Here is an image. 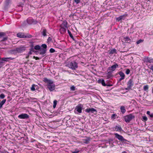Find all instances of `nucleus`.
<instances>
[{
    "instance_id": "nucleus-12",
    "label": "nucleus",
    "mask_w": 153,
    "mask_h": 153,
    "mask_svg": "<svg viewBox=\"0 0 153 153\" xmlns=\"http://www.w3.org/2000/svg\"><path fill=\"white\" fill-rule=\"evenodd\" d=\"M82 107L81 104H79L76 107V109L77 112L80 113L82 112Z\"/></svg>"
},
{
    "instance_id": "nucleus-55",
    "label": "nucleus",
    "mask_w": 153,
    "mask_h": 153,
    "mask_svg": "<svg viewBox=\"0 0 153 153\" xmlns=\"http://www.w3.org/2000/svg\"><path fill=\"white\" fill-rule=\"evenodd\" d=\"M106 86H112V85L110 84H106Z\"/></svg>"
},
{
    "instance_id": "nucleus-16",
    "label": "nucleus",
    "mask_w": 153,
    "mask_h": 153,
    "mask_svg": "<svg viewBox=\"0 0 153 153\" xmlns=\"http://www.w3.org/2000/svg\"><path fill=\"white\" fill-rule=\"evenodd\" d=\"M17 37L20 38H25L26 36L24 35V34L22 33H19L17 34Z\"/></svg>"
},
{
    "instance_id": "nucleus-39",
    "label": "nucleus",
    "mask_w": 153,
    "mask_h": 153,
    "mask_svg": "<svg viewBox=\"0 0 153 153\" xmlns=\"http://www.w3.org/2000/svg\"><path fill=\"white\" fill-rule=\"evenodd\" d=\"M142 119H143L142 120L143 121H146L148 120V118L146 116H143Z\"/></svg>"
},
{
    "instance_id": "nucleus-13",
    "label": "nucleus",
    "mask_w": 153,
    "mask_h": 153,
    "mask_svg": "<svg viewBox=\"0 0 153 153\" xmlns=\"http://www.w3.org/2000/svg\"><path fill=\"white\" fill-rule=\"evenodd\" d=\"M91 138L89 137H85V138L82 139L83 142L85 144H88L91 140Z\"/></svg>"
},
{
    "instance_id": "nucleus-23",
    "label": "nucleus",
    "mask_w": 153,
    "mask_h": 153,
    "mask_svg": "<svg viewBox=\"0 0 153 153\" xmlns=\"http://www.w3.org/2000/svg\"><path fill=\"white\" fill-rule=\"evenodd\" d=\"M120 109L121 112L123 113H124L126 111V110L124 106H122L120 107Z\"/></svg>"
},
{
    "instance_id": "nucleus-27",
    "label": "nucleus",
    "mask_w": 153,
    "mask_h": 153,
    "mask_svg": "<svg viewBox=\"0 0 153 153\" xmlns=\"http://www.w3.org/2000/svg\"><path fill=\"white\" fill-rule=\"evenodd\" d=\"M10 52L12 54H15L18 53L17 51V48L10 50Z\"/></svg>"
},
{
    "instance_id": "nucleus-26",
    "label": "nucleus",
    "mask_w": 153,
    "mask_h": 153,
    "mask_svg": "<svg viewBox=\"0 0 153 153\" xmlns=\"http://www.w3.org/2000/svg\"><path fill=\"white\" fill-rule=\"evenodd\" d=\"M119 74L120 76L122 78H125V75L124 74L122 71H120L119 72Z\"/></svg>"
},
{
    "instance_id": "nucleus-44",
    "label": "nucleus",
    "mask_w": 153,
    "mask_h": 153,
    "mask_svg": "<svg viewBox=\"0 0 153 153\" xmlns=\"http://www.w3.org/2000/svg\"><path fill=\"white\" fill-rule=\"evenodd\" d=\"M50 52L51 53H53L55 52V50L53 48H51L50 50Z\"/></svg>"
},
{
    "instance_id": "nucleus-59",
    "label": "nucleus",
    "mask_w": 153,
    "mask_h": 153,
    "mask_svg": "<svg viewBox=\"0 0 153 153\" xmlns=\"http://www.w3.org/2000/svg\"><path fill=\"white\" fill-rule=\"evenodd\" d=\"M122 153H127V152L126 151H123L122 152Z\"/></svg>"
},
{
    "instance_id": "nucleus-14",
    "label": "nucleus",
    "mask_w": 153,
    "mask_h": 153,
    "mask_svg": "<svg viewBox=\"0 0 153 153\" xmlns=\"http://www.w3.org/2000/svg\"><path fill=\"white\" fill-rule=\"evenodd\" d=\"M85 111L87 113L91 112L93 113L94 112H97L96 110L93 108H87L85 109Z\"/></svg>"
},
{
    "instance_id": "nucleus-21",
    "label": "nucleus",
    "mask_w": 153,
    "mask_h": 153,
    "mask_svg": "<svg viewBox=\"0 0 153 153\" xmlns=\"http://www.w3.org/2000/svg\"><path fill=\"white\" fill-rule=\"evenodd\" d=\"M13 59L11 57H7V58H1L2 61H4L5 62L9 61L10 60H12Z\"/></svg>"
},
{
    "instance_id": "nucleus-53",
    "label": "nucleus",
    "mask_w": 153,
    "mask_h": 153,
    "mask_svg": "<svg viewBox=\"0 0 153 153\" xmlns=\"http://www.w3.org/2000/svg\"><path fill=\"white\" fill-rule=\"evenodd\" d=\"M124 79V78H122V77H121V78H120L119 79V81H121L122 80H123V79Z\"/></svg>"
},
{
    "instance_id": "nucleus-3",
    "label": "nucleus",
    "mask_w": 153,
    "mask_h": 153,
    "mask_svg": "<svg viewBox=\"0 0 153 153\" xmlns=\"http://www.w3.org/2000/svg\"><path fill=\"white\" fill-rule=\"evenodd\" d=\"M48 83H47V87L50 91H52L55 89V85L53 81H52Z\"/></svg>"
},
{
    "instance_id": "nucleus-50",
    "label": "nucleus",
    "mask_w": 153,
    "mask_h": 153,
    "mask_svg": "<svg viewBox=\"0 0 153 153\" xmlns=\"http://www.w3.org/2000/svg\"><path fill=\"white\" fill-rule=\"evenodd\" d=\"M33 58L35 59L36 60H37L39 59V58L37 57H36L35 56H33Z\"/></svg>"
},
{
    "instance_id": "nucleus-1",
    "label": "nucleus",
    "mask_w": 153,
    "mask_h": 153,
    "mask_svg": "<svg viewBox=\"0 0 153 153\" xmlns=\"http://www.w3.org/2000/svg\"><path fill=\"white\" fill-rule=\"evenodd\" d=\"M66 66L72 70H75L78 67V64L75 61H70L66 65Z\"/></svg>"
},
{
    "instance_id": "nucleus-46",
    "label": "nucleus",
    "mask_w": 153,
    "mask_h": 153,
    "mask_svg": "<svg viewBox=\"0 0 153 153\" xmlns=\"http://www.w3.org/2000/svg\"><path fill=\"white\" fill-rule=\"evenodd\" d=\"M149 68L153 72V65H149Z\"/></svg>"
},
{
    "instance_id": "nucleus-60",
    "label": "nucleus",
    "mask_w": 153,
    "mask_h": 153,
    "mask_svg": "<svg viewBox=\"0 0 153 153\" xmlns=\"http://www.w3.org/2000/svg\"><path fill=\"white\" fill-rule=\"evenodd\" d=\"M2 43H3V45H6V43L5 42H3Z\"/></svg>"
},
{
    "instance_id": "nucleus-48",
    "label": "nucleus",
    "mask_w": 153,
    "mask_h": 153,
    "mask_svg": "<svg viewBox=\"0 0 153 153\" xmlns=\"http://www.w3.org/2000/svg\"><path fill=\"white\" fill-rule=\"evenodd\" d=\"M30 51H32V52H36V51H35L33 48H31L30 50Z\"/></svg>"
},
{
    "instance_id": "nucleus-31",
    "label": "nucleus",
    "mask_w": 153,
    "mask_h": 153,
    "mask_svg": "<svg viewBox=\"0 0 153 153\" xmlns=\"http://www.w3.org/2000/svg\"><path fill=\"white\" fill-rule=\"evenodd\" d=\"M40 46L39 45H36L34 46V49L36 50H39L40 49Z\"/></svg>"
},
{
    "instance_id": "nucleus-32",
    "label": "nucleus",
    "mask_w": 153,
    "mask_h": 153,
    "mask_svg": "<svg viewBox=\"0 0 153 153\" xmlns=\"http://www.w3.org/2000/svg\"><path fill=\"white\" fill-rule=\"evenodd\" d=\"M44 81L45 82H48V83L50 81H52V80H51L48 79L47 78H44Z\"/></svg>"
},
{
    "instance_id": "nucleus-35",
    "label": "nucleus",
    "mask_w": 153,
    "mask_h": 153,
    "mask_svg": "<svg viewBox=\"0 0 153 153\" xmlns=\"http://www.w3.org/2000/svg\"><path fill=\"white\" fill-rule=\"evenodd\" d=\"M57 101L56 100H55L53 101V107L54 108H55L56 106V105L57 104Z\"/></svg>"
},
{
    "instance_id": "nucleus-19",
    "label": "nucleus",
    "mask_w": 153,
    "mask_h": 153,
    "mask_svg": "<svg viewBox=\"0 0 153 153\" xmlns=\"http://www.w3.org/2000/svg\"><path fill=\"white\" fill-rule=\"evenodd\" d=\"M98 82L99 83H101L102 85L103 86H106V84L105 82V81L103 79H100L98 80Z\"/></svg>"
},
{
    "instance_id": "nucleus-49",
    "label": "nucleus",
    "mask_w": 153,
    "mask_h": 153,
    "mask_svg": "<svg viewBox=\"0 0 153 153\" xmlns=\"http://www.w3.org/2000/svg\"><path fill=\"white\" fill-rule=\"evenodd\" d=\"M131 88L129 87L128 86H127V87L126 88H125V89L126 90H129L130 89H131Z\"/></svg>"
},
{
    "instance_id": "nucleus-36",
    "label": "nucleus",
    "mask_w": 153,
    "mask_h": 153,
    "mask_svg": "<svg viewBox=\"0 0 153 153\" xmlns=\"http://www.w3.org/2000/svg\"><path fill=\"white\" fill-rule=\"evenodd\" d=\"M70 90L71 91H74L76 89L74 85H72L70 87Z\"/></svg>"
},
{
    "instance_id": "nucleus-17",
    "label": "nucleus",
    "mask_w": 153,
    "mask_h": 153,
    "mask_svg": "<svg viewBox=\"0 0 153 153\" xmlns=\"http://www.w3.org/2000/svg\"><path fill=\"white\" fill-rule=\"evenodd\" d=\"M60 28L59 29V31L61 34L64 33L66 31V29L65 28L62 27H60Z\"/></svg>"
},
{
    "instance_id": "nucleus-25",
    "label": "nucleus",
    "mask_w": 153,
    "mask_h": 153,
    "mask_svg": "<svg viewBox=\"0 0 153 153\" xmlns=\"http://www.w3.org/2000/svg\"><path fill=\"white\" fill-rule=\"evenodd\" d=\"M117 50L116 49H114L111 50L110 51L109 53L110 54H113L114 53H117L116 52Z\"/></svg>"
},
{
    "instance_id": "nucleus-30",
    "label": "nucleus",
    "mask_w": 153,
    "mask_h": 153,
    "mask_svg": "<svg viewBox=\"0 0 153 153\" xmlns=\"http://www.w3.org/2000/svg\"><path fill=\"white\" fill-rule=\"evenodd\" d=\"M124 39L125 40V41H129L130 42H131V39L128 36H126L124 37Z\"/></svg>"
},
{
    "instance_id": "nucleus-40",
    "label": "nucleus",
    "mask_w": 153,
    "mask_h": 153,
    "mask_svg": "<svg viewBox=\"0 0 153 153\" xmlns=\"http://www.w3.org/2000/svg\"><path fill=\"white\" fill-rule=\"evenodd\" d=\"M41 47L43 48V49H46L47 46L45 44H43L42 45Z\"/></svg>"
},
{
    "instance_id": "nucleus-5",
    "label": "nucleus",
    "mask_w": 153,
    "mask_h": 153,
    "mask_svg": "<svg viewBox=\"0 0 153 153\" xmlns=\"http://www.w3.org/2000/svg\"><path fill=\"white\" fill-rule=\"evenodd\" d=\"M18 117L21 119H27L29 117V115L26 114H22L18 116Z\"/></svg>"
},
{
    "instance_id": "nucleus-4",
    "label": "nucleus",
    "mask_w": 153,
    "mask_h": 153,
    "mask_svg": "<svg viewBox=\"0 0 153 153\" xmlns=\"http://www.w3.org/2000/svg\"><path fill=\"white\" fill-rule=\"evenodd\" d=\"M115 137L117 138L119 140L121 141L122 143H126V141H128L125 139L121 135L118 134L117 133H115L114 134Z\"/></svg>"
},
{
    "instance_id": "nucleus-22",
    "label": "nucleus",
    "mask_w": 153,
    "mask_h": 153,
    "mask_svg": "<svg viewBox=\"0 0 153 153\" xmlns=\"http://www.w3.org/2000/svg\"><path fill=\"white\" fill-rule=\"evenodd\" d=\"M115 128L117 131H121L122 130V128L120 126H115Z\"/></svg>"
},
{
    "instance_id": "nucleus-58",
    "label": "nucleus",
    "mask_w": 153,
    "mask_h": 153,
    "mask_svg": "<svg viewBox=\"0 0 153 153\" xmlns=\"http://www.w3.org/2000/svg\"><path fill=\"white\" fill-rule=\"evenodd\" d=\"M29 55H28L26 57V59H28V58H29Z\"/></svg>"
},
{
    "instance_id": "nucleus-2",
    "label": "nucleus",
    "mask_w": 153,
    "mask_h": 153,
    "mask_svg": "<svg viewBox=\"0 0 153 153\" xmlns=\"http://www.w3.org/2000/svg\"><path fill=\"white\" fill-rule=\"evenodd\" d=\"M135 118V116L132 114H130L124 117L125 121L126 123L129 122L132 119Z\"/></svg>"
},
{
    "instance_id": "nucleus-38",
    "label": "nucleus",
    "mask_w": 153,
    "mask_h": 153,
    "mask_svg": "<svg viewBox=\"0 0 153 153\" xmlns=\"http://www.w3.org/2000/svg\"><path fill=\"white\" fill-rule=\"evenodd\" d=\"M112 75L111 74L110 72H108V75L107 76V78L108 79L110 78L112 76Z\"/></svg>"
},
{
    "instance_id": "nucleus-20",
    "label": "nucleus",
    "mask_w": 153,
    "mask_h": 153,
    "mask_svg": "<svg viewBox=\"0 0 153 153\" xmlns=\"http://www.w3.org/2000/svg\"><path fill=\"white\" fill-rule=\"evenodd\" d=\"M42 30L41 33L42 34V35L45 36L47 35V31L45 29H42Z\"/></svg>"
},
{
    "instance_id": "nucleus-62",
    "label": "nucleus",
    "mask_w": 153,
    "mask_h": 153,
    "mask_svg": "<svg viewBox=\"0 0 153 153\" xmlns=\"http://www.w3.org/2000/svg\"><path fill=\"white\" fill-rule=\"evenodd\" d=\"M111 143L110 142H109V143L110 144H111Z\"/></svg>"
},
{
    "instance_id": "nucleus-15",
    "label": "nucleus",
    "mask_w": 153,
    "mask_h": 153,
    "mask_svg": "<svg viewBox=\"0 0 153 153\" xmlns=\"http://www.w3.org/2000/svg\"><path fill=\"white\" fill-rule=\"evenodd\" d=\"M60 27H64L68 28V23L65 20L63 21L62 23L60 25Z\"/></svg>"
},
{
    "instance_id": "nucleus-54",
    "label": "nucleus",
    "mask_w": 153,
    "mask_h": 153,
    "mask_svg": "<svg viewBox=\"0 0 153 153\" xmlns=\"http://www.w3.org/2000/svg\"><path fill=\"white\" fill-rule=\"evenodd\" d=\"M147 114L149 115H150V112L149 111H148L147 112Z\"/></svg>"
},
{
    "instance_id": "nucleus-37",
    "label": "nucleus",
    "mask_w": 153,
    "mask_h": 153,
    "mask_svg": "<svg viewBox=\"0 0 153 153\" xmlns=\"http://www.w3.org/2000/svg\"><path fill=\"white\" fill-rule=\"evenodd\" d=\"M143 40L140 39L139 40H138L136 42V44L138 45L140 43L143 42Z\"/></svg>"
},
{
    "instance_id": "nucleus-61",
    "label": "nucleus",
    "mask_w": 153,
    "mask_h": 153,
    "mask_svg": "<svg viewBox=\"0 0 153 153\" xmlns=\"http://www.w3.org/2000/svg\"><path fill=\"white\" fill-rule=\"evenodd\" d=\"M3 63V62H0V64H2V63ZM1 68V67H0V68Z\"/></svg>"
},
{
    "instance_id": "nucleus-6",
    "label": "nucleus",
    "mask_w": 153,
    "mask_h": 153,
    "mask_svg": "<svg viewBox=\"0 0 153 153\" xmlns=\"http://www.w3.org/2000/svg\"><path fill=\"white\" fill-rule=\"evenodd\" d=\"M27 22L29 24H36L37 23V21L36 20H34V19L31 18H29L27 19Z\"/></svg>"
},
{
    "instance_id": "nucleus-8",
    "label": "nucleus",
    "mask_w": 153,
    "mask_h": 153,
    "mask_svg": "<svg viewBox=\"0 0 153 153\" xmlns=\"http://www.w3.org/2000/svg\"><path fill=\"white\" fill-rule=\"evenodd\" d=\"M16 48L18 53H22L25 51V47L22 46H21Z\"/></svg>"
},
{
    "instance_id": "nucleus-64",
    "label": "nucleus",
    "mask_w": 153,
    "mask_h": 153,
    "mask_svg": "<svg viewBox=\"0 0 153 153\" xmlns=\"http://www.w3.org/2000/svg\"><path fill=\"white\" fill-rule=\"evenodd\" d=\"M1 153H3V152H1Z\"/></svg>"
},
{
    "instance_id": "nucleus-43",
    "label": "nucleus",
    "mask_w": 153,
    "mask_h": 153,
    "mask_svg": "<svg viewBox=\"0 0 153 153\" xmlns=\"http://www.w3.org/2000/svg\"><path fill=\"white\" fill-rule=\"evenodd\" d=\"M5 97V96L4 94H2L0 95V98L1 99H4Z\"/></svg>"
},
{
    "instance_id": "nucleus-51",
    "label": "nucleus",
    "mask_w": 153,
    "mask_h": 153,
    "mask_svg": "<svg viewBox=\"0 0 153 153\" xmlns=\"http://www.w3.org/2000/svg\"><path fill=\"white\" fill-rule=\"evenodd\" d=\"M32 53L33 52H32V51L30 50L29 52H28V55H30L32 54Z\"/></svg>"
},
{
    "instance_id": "nucleus-28",
    "label": "nucleus",
    "mask_w": 153,
    "mask_h": 153,
    "mask_svg": "<svg viewBox=\"0 0 153 153\" xmlns=\"http://www.w3.org/2000/svg\"><path fill=\"white\" fill-rule=\"evenodd\" d=\"M38 86L37 85H35V84L32 85L31 87V90L33 91H34L35 90V88H36V87H37Z\"/></svg>"
},
{
    "instance_id": "nucleus-47",
    "label": "nucleus",
    "mask_w": 153,
    "mask_h": 153,
    "mask_svg": "<svg viewBox=\"0 0 153 153\" xmlns=\"http://www.w3.org/2000/svg\"><path fill=\"white\" fill-rule=\"evenodd\" d=\"M80 0H74V1L76 4H78L80 2Z\"/></svg>"
},
{
    "instance_id": "nucleus-63",
    "label": "nucleus",
    "mask_w": 153,
    "mask_h": 153,
    "mask_svg": "<svg viewBox=\"0 0 153 153\" xmlns=\"http://www.w3.org/2000/svg\"><path fill=\"white\" fill-rule=\"evenodd\" d=\"M23 0V1H24V2L25 1V0Z\"/></svg>"
},
{
    "instance_id": "nucleus-24",
    "label": "nucleus",
    "mask_w": 153,
    "mask_h": 153,
    "mask_svg": "<svg viewBox=\"0 0 153 153\" xmlns=\"http://www.w3.org/2000/svg\"><path fill=\"white\" fill-rule=\"evenodd\" d=\"M6 100V99H4L0 102V109L2 107L3 105L5 103Z\"/></svg>"
},
{
    "instance_id": "nucleus-41",
    "label": "nucleus",
    "mask_w": 153,
    "mask_h": 153,
    "mask_svg": "<svg viewBox=\"0 0 153 153\" xmlns=\"http://www.w3.org/2000/svg\"><path fill=\"white\" fill-rule=\"evenodd\" d=\"M5 35V33L4 32H0V38L1 37L4 36Z\"/></svg>"
},
{
    "instance_id": "nucleus-57",
    "label": "nucleus",
    "mask_w": 153,
    "mask_h": 153,
    "mask_svg": "<svg viewBox=\"0 0 153 153\" xmlns=\"http://www.w3.org/2000/svg\"><path fill=\"white\" fill-rule=\"evenodd\" d=\"M114 146V145L113 143H112L111 144V147H113Z\"/></svg>"
},
{
    "instance_id": "nucleus-10",
    "label": "nucleus",
    "mask_w": 153,
    "mask_h": 153,
    "mask_svg": "<svg viewBox=\"0 0 153 153\" xmlns=\"http://www.w3.org/2000/svg\"><path fill=\"white\" fill-rule=\"evenodd\" d=\"M127 16V14H124L121 15L118 17L116 18V20L118 22H119L122 20H124L126 19V17Z\"/></svg>"
},
{
    "instance_id": "nucleus-7",
    "label": "nucleus",
    "mask_w": 153,
    "mask_h": 153,
    "mask_svg": "<svg viewBox=\"0 0 153 153\" xmlns=\"http://www.w3.org/2000/svg\"><path fill=\"white\" fill-rule=\"evenodd\" d=\"M143 61L144 62L153 63V58H151L146 57L144 58Z\"/></svg>"
},
{
    "instance_id": "nucleus-18",
    "label": "nucleus",
    "mask_w": 153,
    "mask_h": 153,
    "mask_svg": "<svg viewBox=\"0 0 153 153\" xmlns=\"http://www.w3.org/2000/svg\"><path fill=\"white\" fill-rule=\"evenodd\" d=\"M40 52H39V54L43 55L47 51V49L40 48Z\"/></svg>"
},
{
    "instance_id": "nucleus-34",
    "label": "nucleus",
    "mask_w": 153,
    "mask_h": 153,
    "mask_svg": "<svg viewBox=\"0 0 153 153\" xmlns=\"http://www.w3.org/2000/svg\"><path fill=\"white\" fill-rule=\"evenodd\" d=\"M117 116V115L116 114H112L111 116V119L113 120L114 119L116 118Z\"/></svg>"
},
{
    "instance_id": "nucleus-42",
    "label": "nucleus",
    "mask_w": 153,
    "mask_h": 153,
    "mask_svg": "<svg viewBox=\"0 0 153 153\" xmlns=\"http://www.w3.org/2000/svg\"><path fill=\"white\" fill-rule=\"evenodd\" d=\"M8 38L7 37H4L2 40H1V42H5L7 39Z\"/></svg>"
},
{
    "instance_id": "nucleus-33",
    "label": "nucleus",
    "mask_w": 153,
    "mask_h": 153,
    "mask_svg": "<svg viewBox=\"0 0 153 153\" xmlns=\"http://www.w3.org/2000/svg\"><path fill=\"white\" fill-rule=\"evenodd\" d=\"M148 88H149V86L148 85H145L144 86L143 89L145 91H146L148 90Z\"/></svg>"
},
{
    "instance_id": "nucleus-9",
    "label": "nucleus",
    "mask_w": 153,
    "mask_h": 153,
    "mask_svg": "<svg viewBox=\"0 0 153 153\" xmlns=\"http://www.w3.org/2000/svg\"><path fill=\"white\" fill-rule=\"evenodd\" d=\"M127 86L131 88L133 86L134 83L133 80L132 79H130L127 83Z\"/></svg>"
},
{
    "instance_id": "nucleus-45",
    "label": "nucleus",
    "mask_w": 153,
    "mask_h": 153,
    "mask_svg": "<svg viewBox=\"0 0 153 153\" xmlns=\"http://www.w3.org/2000/svg\"><path fill=\"white\" fill-rule=\"evenodd\" d=\"M130 71V70L128 69H126V73L127 75H128L129 74Z\"/></svg>"
},
{
    "instance_id": "nucleus-29",
    "label": "nucleus",
    "mask_w": 153,
    "mask_h": 153,
    "mask_svg": "<svg viewBox=\"0 0 153 153\" xmlns=\"http://www.w3.org/2000/svg\"><path fill=\"white\" fill-rule=\"evenodd\" d=\"M68 33L71 39H73V40H74V37L72 34L71 33V32L70 31V30H68Z\"/></svg>"
},
{
    "instance_id": "nucleus-56",
    "label": "nucleus",
    "mask_w": 153,
    "mask_h": 153,
    "mask_svg": "<svg viewBox=\"0 0 153 153\" xmlns=\"http://www.w3.org/2000/svg\"><path fill=\"white\" fill-rule=\"evenodd\" d=\"M149 116L150 117H153V114H150Z\"/></svg>"
},
{
    "instance_id": "nucleus-52",
    "label": "nucleus",
    "mask_w": 153,
    "mask_h": 153,
    "mask_svg": "<svg viewBox=\"0 0 153 153\" xmlns=\"http://www.w3.org/2000/svg\"><path fill=\"white\" fill-rule=\"evenodd\" d=\"M52 40V39L50 37H49L48 39V41H51Z\"/></svg>"
},
{
    "instance_id": "nucleus-11",
    "label": "nucleus",
    "mask_w": 153,
    "mask_h": 153,
    "mask_svg": "<svg viewBox=\"0 0 153 153\" xmlns=\"http://www.w3.org/2000/svg\"><path fill=\"white\" fill-rule=\"evenodd\" d=\"M118 67V65L116 63L112 65L111 67H109L108 68V70L111 71H114L115 70L116 68Z\"/></svg>"
}]
</instances>
